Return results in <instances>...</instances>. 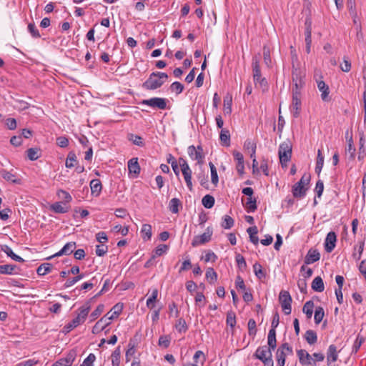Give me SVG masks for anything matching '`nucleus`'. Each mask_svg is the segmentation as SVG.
Masks as SVG:
<instances>
[{
	"label": "nucleus",
	"instance_id": "f257e3e1",
	"mask_svg": "<svg viewBox=\"0 0 366 366\" xmlns=\"http://www.w3.org/2000/svg\"><path fill=\"white\" fill-rule=\"evenodd\" d=\"M168 79L164 72H152L149 78L142 84V87L147 90H154L161 87Z\"/></svg>",
	"mask_w": 366,
	"mask_h": 366
},
{
	"label": "nucleus",
	"instance_id": "f03ea898",
	"mask_svg": "<svg viewBox=\"0 0 366 366\" xmlns=\"http://www.w3.org/2000/svg\"><path fill=\"white\" fill-rule=\"evenodd\" d=\"M252 66L254 84H259L263 92L267 91L268 89L267 81L264 77H262L259 62L257 58L252 59Z\"/></svg>",
	"mask_w": 366,
	"mask_h": 366
},
{
	"label": "nucleus",
	"instance_id": "7ed1b4c3",
	"mask_svg": "<svg viewBox=\"0 0 366 366\" xmlns=\"http://www.w3.org/2000/svg\"><path fill=\"white\" fill-rule=\"evenodd\" d=\"M278 154L282 167H287V164L290 161L292 157V144L290 140L280 144Z\"/></svg>",
	"mask_w": 366,
	"mask_h": 366
},
{
	"label": "nucleus",
	"instance_id": "20e7f679",
	"mask_svg": "<svg viewBox=\"0 0 366 366\" xmlns=\"http://www.w3.org/2000/svg\"><path fill=\"white\" fill-rule=\"evenodd\" d=\"M292 78L293 82V88L292 92H300L301 89L303 87L305 82L303 79L305 77V74L300 68H295V66H292Z\"/></svg>",
	"mask_w": 366,
	"mask_h": 366
},
{
	"label": "nucleus",
	"instance_id": "39448f33",
	"mask_svg": "<svg viewBox=\"0 0 366 366\" xmlns=\"http://www.w3.org/2000/svg\"><path fill=\"white\" fill-rule=\"evenodd\" d=\"M279 302L285 315H290L292 311V297L289 292L282 290L279 295Z\"/></svg>",
	"mask_w": 366,
	"mask_h": 366
},
{
	"label": "nucleus",
	"instance_id": "423d86ee",
	"mask_svg": "<svg viewBox=\"0 0 366 366\" xmlns=\"http://www.w3.org/2000/svg\"><path fill=\"white\" fill-rule=\"evenodd\" d=\"M213 234V229L211 227H208L206 229L204 233L201 235H197L194 237L192 242V246L195 247L200 244H204L209 242L211 240L212 235Z\"/></svg>",
	"mask_w": 366,
	"mask_h": 366
},
{
	"label": "nucleus",
	"instance_id": "0eeeda50",
	"mask_svg": "<svg viewBox=\"0 0 366 366\" xmlns=\"http://www.w3.org/2000/svg\"><path fill=\"white\" fill-rule=\"evenodd\" d=\"M187 152L192 159L197 161V164H203L204 154L203 153V149L202 146H197L195 147L194 145H191L188 147Z\"/></svg>",
	"mask_w": 366,
	"mask_h": 366
},
{
	"label": "nucleus",
	"instance_id": "6e6552de",
	"mask_svg": "<svg viewBox=\"0 0 366 366\" xmlns=\"http://www.w3.org/2000/svg\"><path fill=\"white\" fill-rule=\"evenodd\" d=\"M168 100L164 98L153 97L149 99H144L141 102V104L147 105L153 108L159 109H165Z\"/></svg>",
	"mask_w": 366,
	"mask_h": 366
},
{
	"label": "nucleus",
	"instance_id": "1a4fd4ad",
	"mask_svg": "<svg viewBox=\"0 0 366 366\" xmlns=\"http://www.w3.org/2000/svg\"><path fill=\"white\" fill-rule=\"evenodd\" d=\"M301 92H292V102L290 107L291 112L295 118H297L300 114V107H301V99H300Z\"/></svg>",
	"mask_w": 366,
	"mask_h": 366
},
{
	"label": "nucleus",
	"instance_id": "9d476101",
	"mask_svg": "<svg viewBox=\"0 0 366 366\" xmlns=\"http://www.w3.org/2000/svg\"><path fill=\"white\" fill-rule=\"evenodd\" d=\"M77 354L75 350H70L66 357L60 359L54 362L52 366H71Z\"/></svg>",
	"mask_w": 366,
	"mask_h": 366
},
{
	"label": "nucleus",
	"instance_id": "9b49d317",
	"mask_svg": "<svg viewBox=\"0 0 366 366\" xmlns=\"http://www.w3.org/2000/svg\"><path fill=\"white\" fill-rule=\"evenodd\" d=\"M75 248H76V242H69L66 243L60 251H59L54 255L47 257L46 259H51V258H53L54 257H59L61 255H69L74 252Z\"/></svg>",
	"mask_w": 366,
	"mask_h": 366
},
{
	"label": "nucleus",
	"instance_id": "f8f14e48",
	"mask_svg": "<svg viewBox=\"0 0 366 366\" xmlns=\"http://www.w3.org/2000/svg\"><path fill=\"white\" fill-rule=\"evenodd\" d=\"M337 236L335 232H330L326 237L325 249L327 252H331L336 245Z\"/></svg>",
	"mask_w": 366,
	"mask_h": 366
},
{
	"label": "nucleus",
	"instance_id": "ddd939ff",
	"mask_svg": "<svg viewBox=\"0 0 366 366\" xmlns=\"http://www.w3.org/2000/svg\"><path fill=\"white\" fill-rule=\"evenodd\" d=\"M269 356L272 357V350L268 348L267 345L259 347L254 354V357L261 361H263V360Z\"/></svg>",
	"mask_w": 366,
	"mask_h": 366
},
{
	"label": "nucleus",
	"instance_id": "4468645a",
	"mask_svg": "<svg viewBox=\"0 0 366 366\" xmlns=\"http://www.w3.org/2000/svg\"><path fill=\"white\" fill-rule=\"evenodd\" d=\"M318 89L322 92L321 98L322 101L328 102L331 100L329 86L322 80L317 81Z\"/></svg>",
	"mask_w": 366,
	"mask_h": 366
},
{
	"label": "nucleus",
	"instance_id": "2eb2a0df",
	"mask_svg": "<svg viewBox=\"0 0 366 366\" xmlns=\"http://www.w3.org/2000/svg\"><path fill=\"white\" fill-rule=\"evenodd\" d=\"M20 269L16 264L0 265V274H18Z\"/></svg>",
	"mask_w": 366,
	"mask_h": 366
},
{
	"label": "nucleus",
	"instance_id": "dca6fc26",
	"mask_svg": "<svg viewBox=\"0 0 366 366\" xmlns=\"http://www.w3.org/2000/svg\"><path fill=\"white\" fill-rule=\"evenodd\" d=\"M320 259V254L317 249H309L307 255L305 258V263L306 264H310L315 262H317Z\"/></svg>",
	"mask_w": 366,
	"mask_h": 366
},
{
	"label": "nucleus",
	"instance_id": "f3484780",
	"mask_svg": "<svg viewBox=\"0 0 366 366\" xmlns=\"http://www.w3.org/2000/svg\"><path fill=\"white\" fill-rule=\"evenodd\" d=\"M123 304L117 303L104 315V317H107L108 320L110 322L111 320L117 318L121 314Z\"/></svg>",
	"mask_w": 366,
	"mask_h": 366
},
{
	"label": "nucleus",
	"instance_id": "a211bd4d",
	"mask_svg": "<svg viewBox=\"0 0 366 366\" xmlns=\"http://www.w3.org/2000/svg\"><path fill=\"white\" fill-rule=\"evenodd\" d=\"M297 354L301 365H310L312 363V358L306 350H299L297 351Z\"/></svg>",
	"mask_w": 366,
	"mask_h": 366
},
{
	"label": "nucleus",
	"instance_id": "6ab92c4d",
	"mask_svg": "<svg viewBox=\"0 0 366 366\" xmlns=\"http://www.w3.org/2000/svg\"><path fill=\"white\" fill-rule=\"evenodd\" d=\"M308 189L307 187H304L303 185L300 184L298 186V182L295 184L292 189V193L295 198H303L306 195V192Z\"/></svg>",
	"mask_w": 366,
	"mask_h": 366
},
{
	"label": "nucleus",
	"instance_id": "aec40b11",
	"mask_svg": "<svg viewBox=\"0 0 366 366\" xmlns=\"http://www.w3.org/2000/svg\"><path fill=\"white\" fill-rule=\"evenodd\" d=\"M109 324L110 322L108 320V318L104 316L99 321H97L95 325L93 327L92 332L94 334H97L102 331Z\"/></svg>",
	"mask_w": 366,
	"mask_h": 366
},
{
	"label": "nucleus",
	"instance_id": "412c9836",
	"mask_svg": "<svg viewBox=\"0 0 366 366\" xmlns=\"http://www.w3.org/2000/svg\"><path fill=\"white\" fill-rule=\"evenodd\" d=\"M338 353L337 351V347L335 345H330L327 352V365H330L331 362H335L337 360Z\"/></svg>",
	"mask_w": 366,
	"mask_h": 366
},
{
	"label": "nucleus",
	"instance_id": "4be33fe9",
	"mask_svg": "<svg viewBox=\"0 0 366 366\" xmlns=\"http://www.w3.org/2000/svg\"><path fill=\"white\" fill-rule=\"evenodd\" d=\"M69 206L67 203L63 202H55L51 206V209L56 213L63 214L69 211Z\"/></svg>",
	"mask_w": 366,
	"mask_h": 366
},
{
	"label": "nucleus",
	"instance_id": "5701e85b",
	"mask_svg": "<svg viewBox=\"0 0 366 366\" xmlns=\"http://www.w3.org/2000/svg\"><path fill=\"white\" fill-rule=\"evenodd\" d=\"M128 169L130 174L137 177L140 172V167L137 158H132L128 162Z\"/></svg>",
	"mask_w": 366,
	"mask_h": 366
},
{
	"label": "nucleus",
	"instance_id": "b1692460",
	"mask_svg": "<svg viewBox=\"0 0 366 366\" xmlns=\"http://www.w3.org/2000/svg\"><path fill=\"white\" fill-rule=\"evenodd\" d=\"M90 187L92 194L95 197H98L102 189L101 181L98 179H92L90 182Z\"/></svg>",
	"mask_w": 366,
	"mask_h": 366
},
{
	"label": "nucleus",
	"instance_id": "393cba45",
	"mask_svg": "<svg viewBox=\"0 0 366 366\" xmlns=\"http://www.w3.org/2000/svg\"><path fill=\"white\" fill-rule=\"evenodd\" d=\"M1 250L5 252L8 257H11L13 260L16 261L18 262H24V259L20 256L16 254L11 248L8 245L1 246Z\"/></svg>",
	"mask_w": 366,
	"mask_h": 366
},
{
	"label": "nucleus",
	"instance_id": "a878e982",
	"mask_svg": "<svg viewBox=\"0 0 366 366\" xmlns=\"http://www.w3.org/2000/svg\"><path fill=\"white\" fill-rule=\"evenodd\" d=\"M312 289L318 292H321L325 290V285L322 279L320 277H316L312 282Z\"/></svg>",
	"mask_w": 366,
	"mask_h": 366
},
{
	"label": "nucleus",
	"instance_id": "bb28decb",
	"mask_svg": "<svg viewBox=\"0 0 366 366\" xmlns=\"http://www.w3.org/2000/svg\"><path fill=\"white\" fill-rule=\"evenodd\" d=\"M90 309H91V306H90L89 302H87L84 305H83L82 307H81L79 308L80 312L78 314L76 317L80 318L79 320L81 322V323H83L85 321V320L90 311Z\"/></svg>",
	"mask_w": 366,
	"mask_h": 366
},
{
	"label": "nucleus",
	"instance_id": "cd10ccee",
	"mask_svg": "<svg viewBox=\"0 0 366 366\" xmlns=\"http://www.w3.org/2000/svg\"><path fill=\"white\" fill-rule=\"evenodd\" d=\"M79 317H75L70 322L67 323L64 327L62 332L64 334L69 333L70 331H71L74 328L79 326L80 324H81V322L79 320Z\"/></svg>",
	"mask_w": 366,
	"mask_h": 366
},
{
	"label": "nucleus",
	"instance_id": "c85d7f7f",
	"mask_svg": "<svg viewBox=\"0 0 366 366\" xmlns=\"http://www.w3.org/2000/svg\"><path fill=\"white\" fill-rule=\"evenodd\" d=\"M0 174L1 177L6 181L11 182L13 183L18 184L19 183L20 180L16 179V175L14 174H12L11 172H9L6 169H2L0 172Z\"/></svg>",
	"mask_w": 366,
	"mask_h": 366
},
{
	"label": "nucleus",
	"instance_id": "c756f323",
	"mask_svg": "<svg viewBox=\"0 0 366 366\" xmlns=\"http://www.w3.org/2000/svg\"><path fill=\"white\" fill-rule=\"evenodd\" d=\"M324 165V157L322 154V151L320 149H318L317 151V160H316V166H315V172L320 175L322 167Z\"/></svg>",
	"mask_w": 366,
	"mask_h": 366
},
{
	"label": "nucleus",
	"instance_id": "7c9ffc66",
	"mask_svg": "<svg viewBox=\"0 0 366 366\" xmlns=\"http://www.w3.org/2000/svg\"><path fill=\"white\" fill-rule=\"evenodd\" d=\"M182 207L181 202L177 198H173L169 201V209L173 214H177L179 211V207Z\"/></svg>",
	"mask_w": 366,
	"mask_h": 366
},
{
	"label": "nucleus",
	"instance_id": "2f4dec72",
	"mask_svg": "<svg viewBox=\"0 0 366 366\" xmlns=\"http://www.w3.org/2000/svg\"><path fill=\"white\" fill-rule=\"evenodd\" d=\"M232 97L227 94L224 97V112L225 114H230L232 112Z\"/></svg>",
	"mask_w": 366,
	"mask_h": 366
},
{
	"label": "nucleus",
	"instance_id": "473e14b6",
	"mask_svg": "<svg viewBox=\"0 0 366 366\" xmlns=\"http://www.w3.org/2000/svg\"><path fill=\"white\" fill-rule=\"evenodd\" d=\"M53 266L50 263H43L39 266L36 272L39 276H43L51 271Z\"/></svg>",
	"mask_w": 366,
	"mask_h": 366
},
{
	"label": "nucleus",
	"instance_id": "72a5a7b5",
	"mask_svg": "<svg viewBox=\"0 0 366 366\" xmlns=\"http://www.w3.org/2000/svg\"><path fill=\"white\" fill-rule=\"evenodd\" d=\"M136 345L137 342L134 341V340L131 339L128 345L129 348L126 352L127 362H129L131 360V357L134 355L136 352Z\"/></svg>",
	"mask_w": 366,
	"mask_h": 366
},
{
	"label": "nucleus",
	"instance_id": "f704fd0d",
	"mask_svg": "<svg viewBox=\"0 0 366 366\" xmlns=\"http://www.w3.org/2000/svg\"><path fill=\"white\" fill-rule=\"evenodd\" d=\"M253 269L256 277L262 280L266 277V272L263 269L262 266L259 262H255L253 265Z\"/></svg>",
	"mask_w": 366,
	"mask_h": 366
},
{
	"label": "nucleus",
	"instance_id": "c9c22d12",
	"mask_svg": "<svg viewBox=\"0 0 366 366\" xmlns=\"http://www.w3.org/2000/svg\"><path fill=\"white\" fill-rule=\"evenodd\" d=\"M305 338L308 344L314 345L317 340V333L314 330H308L305 332Z\"/></svg>",
	"mask_w": 366,
	"mask_h": 366
},
{
	"label": "nucleus",
	"instance_id": "e433bc0d",
	"mask_svg": "<svg viewBox=\"0 0 366 366\" xmlns=\"http://www.w3.org/2000/svg\"><path fill=\"white\" fill-rule=\"evenodd\" d=\"M219 139L222 144L224 146H229L230 144V134L228 130L222 129L219 135Z\"/></svg>",
	"mask_w": 366,
	"mask_h": 366
},
{
	"label": "nucleus",
	"instance_id": "4c0bfd02",
	"mask_svg": "<svg viewBox=\"0 0 366 366\" xmlns=\"http://www.w3.org/2000/svg\"><path fill=\"white\" fill-rule=\"evenodd\" d=\"M40 149L39 148H29L27 152V157L29 160L34 161L40 157Z\"/></svg>",
	"mask_w": 366,
	"mask_h": 366
},
{
	"label": "nucleus",
	"instance_id": "58836bf2",
	"mask_svg": "<svg viewBox=\"0 0 366 366\" xmlns=\"http://www.w3.org/2000/svg\"><path fill=\"white\" fill-rule=\"evenodd\" d=\"M121 350L120 347H117L112 354V366H119Z\"/></svg>",
	"mask_w": 366,
	"mask_h": 366
},
{
	"label": "nucleus",
	"instance_id": "ea45409f",
	"mask_svg": "<svg viewBox=\"0 0 366 366\" xmlns=\"http://www.w3.org/2000/svg\"><path fill=\"white\" fill-rule=\"evenodd\" d=\"M314 302L312 300L306 302L302 308V311L307 315V318H311L313 313Z\"/></svg>",
	"mask_w": 366,
	"mask_h": 366
},
{
	"label": "nucleus",
	"instance_id": "a19ab883",
	"mask_svg": "<svg viewBox=\"0 0 366 366\" xmlns=\"http://www.w3.org/2000/svg\"><path fill=\"white\" fill-rule=\"evenodd\" d=\"M365 341V337L360 335V334H359L357 336V338L355 340V342L353 344L352 349V353L356 354Z\"/></svg>",
	"mask_w": 366,
	"mask_h": 366
},
{
	"label": "nucleus",
	"instance_id": "79ce46f5",
	"mask_svg": "<svg viewBox=\"0 0 366 366\" xmlns=\"http://www.w3.org/2000/svg\"><path fill=\"white\" fill-rule=\"evenodd\" d=\"M205 275L210 284H213L217 280V274L212 267L207 268Z\"/></svg>",
	"mask_w": 366,
	"mask_h": 366
},
{
	"label": "nucleus",
	"instance_id": "37998d69",
	"mask_svg": "<svg viewBox=\"0 0 366 366\" xmlns=\"http://www.w3.org/2000/svg\"><path fill=\"white\" fill-rule=\"evenodd\" d=\"M157 297H158V290H157V289H154V290H153V291L152 292L151 297H149L147 300V306L148 308L152 310L155 307L154 303L157 300Z\"/></svg>",
	"mask_w": 366,
	"mask_h": 366
},
{
	"label": "nucleus",
	"instance_id": "c03bdc74",
	"mask_svg": "<svg viewBox=\"0 0 366 366\" xmlns=\"http://www.w3.org/2000/svg\"><path fill=\"white\" fill-rule=\"evenodd\" d=\"M214 197L210 194L205 195L202 199L203 206L207 209H211L214 206Z\"/></svg>",
	"mask_w": 366,
	"mask_h": 366
},
{
	"label": "nucleus",
	"instance_id": "a18cd8bd",
	"mask_svg": "<svg viewBox=\"0 0 366 366\" xmlns=\"http://www.w3.org/2000/svg\"><path fill=\"white\" fill-rule=\"evenodd\" d=\"M76 156L74 152H69L68 154V156L66 159V167L67 168H71L74 167L75 163H76Z\"/></svg>",
	"mask_w": 366,
	"mask_h": 366
},
{
	"label": "nucleus",
	"instance_id": "49530a36",
	"mask_svg": "<svg viewBox=\"0 0 366 366\" xmlns=\"http://www.w3.org/2000/svg\"><path fill=\"white\" fill-rule=\"evenodd\" d=\"M287 353L282 350H277L276 352L277 366H285Z\"/></svg>",
	"mask_w": 366,
	"mask_h": 366
},
{
	"label": "nucleus",
	"instance_id": "de8ad7c7",
	"mask_svg": "<svg viewBox=\"0 0 366 366\" xmlns=\"http://www.w3.org/2000/svg\"><path fill=\"white\" fill-rule=\"evenodd\" d=\"M141 233L143 235V239L149 240L152 237V227L150 224H144L142 225Z\"/></svg>",
	"mask_w": 366,
	"mask_h": 366
},
{
	"label": "nucleus",
	"instance_id": "09e8293b",
	"mask_svg": "<svg viewBox=\"0 0 366 366\" xmlns=\"http://www.w3.org/2000/svg\"><path fill=\"white\" fill-rule=\"evenodd\" d=\"M209 166L210 170H211V180H212V182L213 184L217 186V184H218V182H219V178H218V174H217V169H216L215 166L214 165V164L212 162H209Z\"/></svg>",
	"mask_w": 366,
	"mask_h": 366
},
{
	"label": "nucleus",
	"instance_id": "8fccbe9b",
	"mask_svg": "<svg viewBox=\"0 0 366 366\" xmlns=\"http://www.w3.org/2000/svg\"><path fill=\"white\" fill-rule=\"evenodd\" d=\"M104 310L103 304L99 305L97 308L90 315V321H94Z\"/></svg>",
	"mask_w": 366,
	"mask_h": 366
},
{
	"label": "nucleus",
	"instance_id": "3c124183",
	"mask_svg": "<svg viewBox=\"0 0 366 366\" xmlns=\"http://www.w3.org/2000/svg\"><path fill=\"white\" fill-rule=\"evenodd\" d=\"M325 316V312L322 307H317L315 311V322L320 324Z\"/></svg>",
	"mask_w": 366,
	"mask_h": 366
},
{
	"label": "nucleus",
	"instance_id": "603ef678",
	"mask_svg": "<svg viewBox=\"0 0 366 366\" xmlns=\"http://www.w3.org/2000/svg\"><path fill=\"white\" fill-rule=\"evenodd\" d=\"M248 334L249 336L254 337L257 333L256 322L254 319H249L248 321Z\"/></svg>",
	"mask_w": 366,
	"mask_h": 366
},
{
	"label": "nucleus",
	"instance_id": "864d4df0",
	"mask_svg": "<svg viewBox=\"0 0 366 366\" xmlns=\"http://www.w3.org/2000/svg\"><path fill=\"white\" fill-rule=\"evenodd\" d=\"M197 179L203 187L208 189V176L204 173V171H202L197 174Z\"/></svg>",
	"mask_w": 366,
	"mask_h": 366
},
{
	"label": "nucleus",
	"instance_id": "5fc2aeb1",
	"mask_svg": "<svg viewBox=\"0 0 366 366\" xmlns=\"http://www.w3.org/2000/svg\"><path fill=\"white\" fill-rule=\"evenodd\" d=\"M84 277V274L81 273V274H79L78 275H76V277H74L71 279L67 280L64 284V287L67 288V287H69L74 285V284H76L77 282H79Z\"/></svg>",
	"mask_w": 366,
	"mask_h": 366
},
{
	"label": "nucleus",
	"instance_id": "6e6d98bb",
	"mask_svg": "<svg viewBox=\"0 0 366 366\" xmlns=\"http://www.w3.org/2000/svg\"><path fill=\"white\" fill-rule=\"evenodd\" d=\"M234 219L230 216L225 215L223 217L222 227L226 229H229L234 226Z\"/></svg>",
	"mask_w": 366,
	"mask_h": 366
},
{
	"label": "nucleus",
	"instance_id": "4d7b16f0",
	"mask_svg": "<svg viewBox=\"0 0 366 366\" xmlns=\"http://www.w3.org/2000/svg\"><path fill=\"white\" fill-rule=\"evenodd\" d=\"M175 327L179 332H185L187 330V325L186 321L183 318H179L176 325Z\"/></svg>",
	"mask_w": 366,
	"mask_h": 366
},
{
	"label": "nucleus",
	"instance_id": "13d9d810",
	"mask_svg": "<svg viewBox=\"0 0 366 366\" xmlns=\"http://www.w3.org/2000/svg\"><path fill=\"white\" fill-rule=\"evenodd\" d=\"M311 21L310 19H306L305 25V41H312L311 34H312V28H311Z\"/></svg>",
	"mask_w": 366,
	"mask_h": 366
},
{
	"label": "nucleus",
	"instance_id": "bf43d9fd",
	"mask_svg": "<svg viewBox=\"0 0 366 366\" xmlns=\"http://www.w3.org/2000/svg\"><path fill=\"white\" fill-rule=\"evenodd\" d=\"M184 85L179 82L174 81L170 86V89L172 92H175L177 94H181L184 90Z\"/></svg>",
	"mask_w": 366,
	"mask_h": 366
},
{
	"label": "nucleus",
	"instance_id": "052dcab7",
	"mask_svg": "<svg viewBox=\"0 0 366 366\" xmlns=\"http://www.w3.org/2000/svg\"><path fill=\"white\" fill-rule=\"evenodd\" d=\"M246 207L248 212H254L257 209L256 199H252V197L247 198Z\"/></svg>",
	"mask_w": 366,
	"mask_h": 366
},
{
	"label": "nucleus",
	"instance_id": "680f3d73",
	"mask_svg": "<svg viewBox=\"0 0 366 366\" xmlns=\"http://www.w3.org/2000/svg\"><path fill=\"white\" fill-rule=\"evenodd\" d=\"M129 139L133 142L134 144L143 147L144 143L142 138L140 136L135 135L133 134H129Z\"/></svg>",
	"mask_w": 366,
	"mask_h": 366
},
{
	"label": "nucleus",
	"instance_id": "e2e57ef3",
	"mask_svg": "<svg viewBox=\"0 0 366 366\" xmlns=\"http://www.w3.org/2000/svg\"><path fill=\"white\" fill-rule=\"evenodd\" d=\"M235 260L239 269L243 270L246 269L247 263L244 257L242 254H237L235 257Z\"/></svg>",
	"mask_w": 366,
	"mask_h": 366
},
{
	"label": "nucleus",
	"instance_id": "0e129e2a",
	"mask_svg": "<svg viewBox=\"0 0 366 366\" xmlns=\"http://www.w3.org/2000/svg\"><path fill=\"white\" fill-rule=\"evenodd\" d=\"M205 360V357L201 350H198L195 352L193 357V362H197L199 365H202Z\"/></svg>",
	"mask_w": 366,
	"mask_h": 366
},
{
	"label": "nucleus",
	"instance_id": "69168bd1",
	"mask_svg": "<svg viewBox=\"0 0 366 366\" xmlns=\"http://www.w3.org/2000/svg\"><path fill=\"white\" fill-rule=\"evenodd\" d=\"M171 342V338L167 335L160 336L159 339L158 345L160 347H163L164 348L169 347Z\"/></svg>",
	"mask_w": 366,
	"mask_h": 366
},
{
	"label": "nucleus",
	"instance_id": "338daca9",
	"mask_svg": "<svg viewBox=\"0 0 366 366\" xmlns=\"http://www.w3.org/2000/svg\"><path fill=\"white\" fill-rule=\"evenodd\" d=\"M169 249V247L167 244H159L157 246L154 250V254L155 257L157 256H161L163 254L167 253V252Z\"/></svg>",
	"mask_w": 366,
	"mask_h": 366
},
{
	"label": "nucleus",
	"instance_id": "774afa93",
	"mask_svg": "<svg viewBox=\"0 0 366 366\" xmlns=\"http://www.w3.org/2000/svg\"><path fill=\"white\" fill-rule=\"evenodd\" d=\"M96 360V356L93 353H90L84 360L81 366H93V363Z\"/></svg>",
	"mask_w": 366,
	"mask_h": 366
}]
</instances>
